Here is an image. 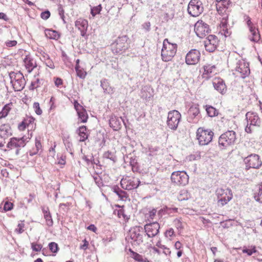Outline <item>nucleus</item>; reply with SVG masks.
<instances>
[{"mask_svg":"<svg viewBox=\"0 0 262 262\" xmlns=\"http://www.w3.org/2000/svg\"><path fill=\"white\" fill-rule=\"evenodd\" d=\"M216 1L218 2L219 3H221L223 6V7L221 6L220 4L216 6L217 11L219 13H222L225 9H227L230 4L229 0H220V1Z\"/></svg>","mask_w":262,"mask_h":262,"instance_id":"28","label":"nucleus"},{"mask_svg":"<svg viewBox=\"0 0 262 262\" xmlns=\"http://www.w3.org/2000/svg\"><path fill=\"white\" fill-rule=\"evenodd\" d=\"M221 32L222 34H224L226 37L229 36L231 34V32L228 30L227 28L222 29Z\"/></svg>","mask_w":262,"mask_h":262,"instance_id":"57","label":"nucleus"},{"mask_svg":"<svg viewBox=\"0 0 262 262\" xmlns=\"http://www.w3.org/2000/svg\"><path fill=\"white\" fill-rule=\"evenodd\" d=\"M257 252L255 246H250L248 248L244 247L243 249L244 253H247L248 255L250 256Z\"/></svg>","mask_w":262,"mask_h":262,"instance_id":"40","label":"nucleus"},{"mask_svg":"<svg viewBox=\"0 0 262 262\" xmlns=\"http://www.w3.org/2000/svg\"><path fill=\"white\" fill-rule=\"evenodd\" d=\"M142 26V28L146 32H149L150 30V23L149 21L144 23Z\"/></svg>","mask_w":262,"mask_h":262,"instance_id":"58","label":"nucleus"},{"mask_svg":"<svg viewBox=\"0 0 262 262\" xmlns=\"http://www.w3.org/2000/svg\"><path fill=\"white\" fill-rule=\"evenodd\" d=\"M24 223H23V222H21L20 223H18L17 228L15 230V231L18 234H20L24 232Z\"/></svg>","mask_w":262,"mask_h":262,"instance_id":"49","label":"nucleus"},{"mask_svg":"<svg viewBox=\"0 0 262 262\" xmlns=\"http://www.w3.org/2000/svg\"><path fill=\"white\" fill-rule=\"evenodd\" d=\"M134 258L136 261H138L139 262H146V261H148L146 258L144 257L142 255H140V254H139L138 253H134Z\"/></svg>","mask_w":262,"mask_h":262,"instance_id":"43","label":"nucleus"},{"mask_svg":"<svg viewBox=\"0 0 262 262\" xmlns=\"http://www.w3.org/2000/svg\"><path fill=\"white\" fill-rule=\"evenodd\" d=\"M152 249L154 252L157 254L158 255L162 256V257L163 256V254L162 253V250H161L160 248H157L154 247Z\"/></svg>","mask_w":262,"mask_h":262,"instance_id":"60","label":"nucleus"},{"mask_svg":"<svg viewBox=\"0 0 262 262\" xmlns=\"http://www.w3.org/2000/svg\"><path fill=\"white\" fill-rule=\"evenodd\" d=\"M121 119L116 116H112L110 120V125L114 130L119 129L121 125Z\"/></svg>","mask_w":262,"mask_h":262,"instance_id":"23","label":"nucleus"},{"mask_svg":"<svg viewBox=\"0 0 262 262\" xmlns=\"http://www.w3.org/2000/svg\"><path fill=\"white\" fill-rule=\"evenodd\" d=\"M77 114L78 115L79 119H80L81 122L85 123L87 121L88 116L85 109H83L82 110L78 112Z\"/></svg>","mask_w":262,"mask_h":262,"instance_id":"38","label":"nucleus"},{"mask_svg":"<svg viewBox=\"0 0 262 262\" xmlns=\"http://www.w3.org/2000/svg\"><path fill=\"white\" fill-rule=\"evenodd\" d=\"M17 41L16 40H9L6 42V45L8 47H12L16 46Z\"/></svg>","mask_w":262,"mask_h":262,"instance_id":"62","label":"nucleus"},{"mask_svg":"<svg viewBox=\"0 0 262 262\" xmlns=\"http://www.w3.org/2000/svg\"><path fill=\"white\" fill-rule=\"evenodd\" d=\"M35 149H33L32 150L29 151V155L31 156H33L36 154H37L39 150L41 148V145L40 142L39 140H35Z\"/></svg>","mask_w":262,"mask_h":262,"instance_id":"39","label":"nucleus"},{"mask_svg":"<svg viewBox=\"0 0 262 262\" xmlns=\"http://www.w3.org/2000/svg\"><path fill=\"white\" fill-rule=\"evenodd\" d=\"M42 246L41 244H38L35 243H31V248L33 251L35 252H39L42 249Z\"/></svg>","mask_w":262,"mask_h":262,"instance_id":"50","label":"nucleus"},{"mask_svg":"<svg viewBox=\"0 0 262 262\" xmlns=\"http://www.w3.org/2000/svg\"><path fill=\"white\" fill-rule=\"evenodd\" d=\"M128 37L124 35L120 36L111 45V49L114 54H121L129 47Z\"/></svg>","mask_w":262,"mask_h":262,"instance_id":"1","label":"nucleus"},{"mask_svg":"<svg viewBox=\"0 0 262 262\" xmlns=\"http://www.w3.org/2000/svg\"><path fill=\"white\" fill-rule=\"evenodd\" d=\"M236 133L233 130H228L221 135L219 144L224 148L233 145L236 141Z\"/></svg>","mask_w":262,"mask_h":262,"instance_id":"7","label":"nucleus"},{"mask_svg":"<svg viewBox=\"0 0 262 262\" xmlns=\"http://www.w3.org/2000/svg\"><path fill=\"white\" fill-rule=\"evenodd\" d=\"M77 133L80 137L79 141L84 142L88 138L89 134L85 126H80L77 130Z\"/></svg>","mask_w":262,"mask_h":262,"instance_id":"24","label":"nucleus"},{"mask_svg":"<svg viewBox=\"0 0 262 262\" xmlns=\"http://www.w3.org/2000/svg\"><path fill=\"white\" fill-rule=\"evenodd\" d=\"M93 179L96 184L99 187H100L102 186V181L101 179L98 175H96L93 176Z\"/></svg>","mask_w":262,"mask_h":262,"instance_id":"52","label":"nucleus"},{"mask_svg":"<svg viewBox=\"0 0 262 262\" xmlns=\"http://www.w3.org/2000/svg\"><path fill=\"white\" fill-rule=\"evenodd\" d=\"M246 118L247 122L245 127V132L247 133H251L253 127L259 126L260 124V120L256 113L249 112L246 114Z\"/></svg>","mask_w":262,"mask_h":262,"instance_id":"8","label":"nucleus"},{"mask_svg":"<svg viewBox=\"0 0 262 262\" xmlns=\"http://www.w3.org/2000/svg\"><path fill=\"white\" fill-rule=\"evenodd\" d=\"M177 45L172 43L166 38L163 42V47L161 51L162 59L164 61H170L176 55L177 51Z\"/></svg>","mask_w":262,"mask_h":262,"instance_id":"2","label":"nucleus"},{"mask_svg":"<svg viewBox=\"0 0 262 262\" xmlns=\"http://www.w3.org/2000/svg\"><path fill=\"white\" fill-rule=\"evenodd\" d=\"M114 192L119 196V198L121 200H125L128 197V195L126 192L120 189L118 187H115L114 188Z\"/></svg>","mask_w":262,"mask_h":262,"instance_id":"32","label":"nucleus"},{"mask_svg":"<svg viewBox=\"0 0 262 262\" xmlns=\"http://www.w3.org/2000/svg\"><path fill=\"white\" fill-rule=\"evenodd\" d=\"M77 76L81 79H84L87 74L85 70L82 67H75Z\"/></svg>","mask_w":262,"mask_h":262,"instance_id":"37","label":"nucleus"},{"mask_svg":"<svg viewBox=\"0 0 262 262\" xmlns=\"http://www.w3.org/2000/svg\"><path fill=\"white\" fill-rule=\"evenodd\" d=\"M11 83L15 91H20L26 85V81L23 74L20 72H11L9 74Z\"/></svg>","mask_w":262,"mask_h":262,"instance_id":"5","label":"nucleus"},{"mask_svg":"<svg viewBox=\"0 0 262 262\" xmlns=\"http://www.w3.org/2000/svg\"><path fill=\"white\" fill-rule=\"evenodd\" d=\"M200 111L198 106H191L188 112L187 120L188 122L196 123L199 120Z\"/></svg>","mask_w":262,"mask_h":262,"instance_id":"19","label":"nucleus"},{"mask_svg":"<svg viewBox=\"0 0 262 262\" xmlns=\"http://www.w3.org/2000/svg\"><path fill=\"white\" fill-rule=\"evenodd\" d=\"M236 71L241 74V76L245 78L250 74L249 67H236Z\"/></svg>","mask_w":262,"mask_h":262,"instance_id":"31","label":"nucleus"},{"mask_svg":"<svg viewBox=\"0 0 262 262\" xmlns=\"http://www.w3.org/2000/svg\"><path fill=\"white\" fill-rule=\"evenodd\" d=\"M158 217H160V215H157ZM149 218L151 220L154 219L157 220V210L155 209H152L149 212Z\"/></svg>","mask_w":262,"mask_h":262,"instance_id":"48","label":"nucleus"},{"mask_svg":"<svg viewBox=\"0 0 262 262\" xmlns=\"http://www.w3.org/2000/svg\"><path fill=\"white\" fill-rule=\"evenodd\" d=\"M190 198V194L186 189L181 190L178 196V199L180 201L188 200Z\"/></svg>","mask_w":262,"mask_h":262,"instance_id":"34","label":"nucleus"},{"mask_svg":"<svg viewBox=\"0 0 262 262\" xmlns=\"http://www.w3.org/2000/svg\"><path fill=\"white\" fill-rule=\"evenodd\" d=\"M171 180L176 185L185 186L188 183L189 177L184 171H177L171 173Z\"/></svg>","mask_w":262,"mask_h":262,"instance_id":"10","label":"nucleus"},{"mask_svg":"<svg viewBox=\"0 0 262 262\" xmlns=\"http://www.w3.org/2000/svg\"><path fill=\"white\" fill-rule=\"evenodd\" d=\"M215 68V67H203V78L205 79H208L210 77H211L213 69H214Z\"/></svg>","mask_w":262,"mask_h":262,"instance_id":"30","label":"nucleus"},{"mask_svg":"<svg viewBox=\"0 0 262 262\" xmlns=\"http://www.w3.org/2000/svg\"><path fill=\"white\" fill-rule=\"evenodd\" d=\"M254 198L256 201L262 203V183L258 186V190L255 193Z\"/></svg>","mask_w":262,"mask_h":262,"instance_id":"36","label":"nucleus"},{"mask_svg":"<svg viewBox=\"0 0 262 262\" xmlns=\"http://www.w3.org/2000/svg\"><path fill=\"white\" fill-rule=\"evenodd\" d=\"M42 211L43 213V217L46 221V224L49 227H51L53 224V221L52 219L51 213L48 207H42Z\"/></svg>","mask_w":262,"mask_h":262,"instance_id":"25","label":"nucleus"},{"mask_svg":"<svg viewBox=\"0 0 262 262\" xmlns=\"http://www.w3.org/2000/svg\"><path fill=\"white\" fill-rule=\"evenodd\" d=\"M101 86L103 89L104 92L107 94H112L113 93V89L110 86L107 80L105 79L101 80Z\"/></svg>","mask_w":262,"mask_h":262,"instance_id":"29","label":"nucleus"},{"mask_svg":"<svg viewBox=\"0 0 262 262\" xmlns=\"http://www.w3.org/2000/svg\"><path fill=\"white\" fill-rule=\"evenodd\" d=\"M181 119V114L177 110L169 112L167 116V125L171 129L176 130Z\"/></svg>","mask_w":262,"mask_h":262,"instance_id":"9","label":"nucleus"},{"mask_svg":"<svg viewBox=\"0 0 262 262\" xmlns=\"http://www.w3.org/2000/svg\"><path fill=\"white\" fill-rule=\"evenodd\" d=\"M75 27L80 31L82 37L86 36V32L88 28V22L86 19L79 18L75 23Z\"/></svg>","mask_w":262,"mask_h":262,"instance_id":"20","label":"nucleus"},{"mask_svg":"<svg viewBox=\"0 0 262 262\" xmlns=\"http://www.w3.org/2000/svg\"><path fill=\"white\" fill-rule=\"evenodd\" d=\"M10 110V107L8 105H5L2 111L0 112V119L6 117L8 115Z\"/></svg>","mask_w":262,"mask_h":262,"instance_id":"42","label":"nucleus"},{"mask_svg":"<svg viewBox=\"0 0 262 262\" xmlns=\"http://www.w3.org/2000/svg\"><path fill=\"white\" fill-rule=\"evenodd\" d=\"M43 83L44 81L42 79L35 78L34 80L31 82V85L29 86V90L31 91H33L35 89L37 90V89L43 84Z\"/></svg>","mask_w":262,"mask_h":262,"instance_id":"27","label":"nucleus"},{"mask_svg":"<svg viewBox=\"0 0 262 262\" xmlns=\"http://www.w3.org/2000/svg\"><path fill=\"white\" fill-rule=\"evenodd\" d=\"M215 193L217 196V205L221 207L227 204L233 197L232 191L229 189L217 188Z\"/></svg>","mask_w":262,"mask_h":262,"instance_id":"6","label":"nucleus"},{"mask_svg":"<svg viewBox=\"0 0 262 262\" xmlns=\"http://www.w3.org/2000/svg\"><path fill=\"white\" fill-rule=\"evenodd\" d=\"M214 133L211 130L199 127L196 131V136L201 145H208L212 140Z\"/></svg>","mask_w":262,"mask_h":262,"instance_id":"4","label":"nucleus"},{"mask_svg":"<svg viewBox=\"0 0 262 262\" xmlns=\"http://www.w3.org/2000/svg\"><path fill=\"white\" fill-rule=\"evenodd\" d=\"M200 57V52L195 49L190 50L186 55L185 61L187 64L194 65L199 61Z\"/></svg>","mask_w":262,"mask_h":262,"instance_id":"17","label":"nucleus"},{"mask_svg":"<svg viewBox=\"0 0 262 262\" xmlns=\"http://www.w3.org/2000/svg\"><path fill=\"white\" fill-rule=\"evenodd\" d=\"M130 243L134 246H139L143 242V237L145 236L143 229L141 226H135L129 231Z\"/></svg>","mask_w":262,"mask_h":262,"instance_id":"3","label":"nucleus"},{"mask_svg":"<svg viewBox=\"0 0 262 262\" xmlns=\"http://www.w3.org/2000/svg\"><path fill=\"white\" fill-rule=\"evenodd\" d=\"M194 31L200 38H204L210 31L209 26L202 20H198L194 25Z\"/></svg>","mask_w":262,"mask_h":262,"instance_id":"13","label":"nucleus"},{"mask_svg":"<svg viewBox=\"0 0 262 262\" xmlns=\"http://www.w3.org/2000/svg\"><path fill=\"white\" fill-rule=\"evenodd\" d=\"M62 84V80L61 79L59 78H56L55 80V84L57 86H59V85Z\"/></svg>","mask_w":262,"mask_h":262,"instance_id":"64","label":"nucleus"},{"mask_svg":"<svg viewBox=\"0 0 262 262\" xmlns=\"http://www.w3.org/2000/svg\"><path fill=\"white\" fill-rule=\"evenodd\" d=\"M161 249L162 250V253L163 254V256H162L163 258H166L167 256L169 255L171 253L170 249L165 246H161Z\"/></svg>","mask_w":262,"mask_h":262,"instance_id":"47","label":"nucleus"},{"mask_svg":"<svg viewBox=\"0 0 262 262\" xmlns=\"http://www.w3.org/2000/svg\"><path fill=\"white\" fill-rule=\"evenodd\" d=\"M219 43V39L214 35H209L204 41L205 49L209 52H213L216 49Z\"/></svg>","mask_w":262,"mask_h":262,"instance_id":"15","label":"nucleus"},{"mask_svg":"<svg viewBox=\"0 0 262 262\" xmlns=\"http://www.w3.org/2000/svg\"><path fill=\"white\" fill-rule=\"evenodd\" d=\"M114 213L115 214H117L118 217L119 218L122 217L123 219H125L126 217V215H125L124 214V210L122 208L118 210H115Z\"/></svg>","mask_w":262,"mask_h":262,"instance_id":"51","label":"nucleus"},{"mask_svg":"<svg viewBox=\"0 0 262 262\" xmlns=\"http://www.w3.org/2000/svg\"><path fill=\"white\" fill-rule=\"evenodd\" d=\"M206 111L208 116L213 117L218 115V111L212 106L206 105Z\"/></svg>","mask_w":262,"mask_h":262,"instance_id":"35","label":"nucleus"},{"mask_svg":"<svg viewBox=\"0 0 262 262\" xmlns=\"http://www.w3.org/2000/svg\"><path fill=\"white\" fill-rule=\"evenodd\" d=\"M27 142V138L25 137L21 138H12L8 143L7 147L11 149L15 148L24 147Z\"/></svg>","mask_w":262,"mask_h":262,"instance_id":"18","label":"nucleus"},{"mask_svg":"<svg viewBox=\"0 0 262 262\" xmlns=\"http://www.w3.org/2000/svg\"><path fill=\"white\" fill-rule=\"evenodd\" d=\"M45 33L46 36L51 39L57 40L60 37V34L58 32L52 29H45Z\"/></svg>","mask_w":262,"mask_h":262,"instance_id":"26","label":"nucleus"},{"mask_svg":"<svg viewBox=\"0 0 262 262\" xmlns=\"http://www.w3.org/2000/svg\"><path fill=\"white\" fill-rule=\"evenodd\" d=\"M24 62L25 63V66H33V63L31 61L30 58L28 56H26L25 58Z\"/></svg>","mask_w":262,"mask_h":262,"instance_id":"63","label":"nucleus"},{"mask_svg":"<svg viewBox=\"0 0 262 262\" xmlns=\"http://www.w3.org/2000/svg\"><path fill=\"white\" fill-rule=\"evenodd\" d=\"M214 88L220 93L224 94L227 91V87L224 81L220 78H215L213 80Z\"/></svg>","mask_w":262,"mask_h":262,"instance_id":"21","label":"nucleus"},{"mask_svg":"<svg viewBox=\"0 0 262 262\" xmlns=\"http://www.w3.org/2000/svg\"><path fill=\"white\" fill-rule=\"evenodd\" d=\"M102 10V6L101 4L91 8V13L93 16H96L97 14H99Z\"/></svg>","mask_w":262,"mask_h":262,"instance_id":"41","label":"nucleus"},{"mask_svg":"<svg viewBox=\"0 0 262 262\" xmlns=\"http://www.w3.org/2000/svg\"><path fill=\"white\" fill-rule=\"evenodd\" d=\"M74 105L75 110L77 111V113L84 109L82 106L79 104L77 101H74Z\"/></svg>","mask_w":262,"mask_h":262,"instance_id":"59","label":"nucleus"},{"mask_svg":"<svg viewBox=\"0 0 262 262\" xmlns=\"http://www.w3.org/2000/svg\"><path fill=\"white\" fill-rule=\"evenodd\" d=\"M174 230L172 228H170L168 229H167L165 232V236L167 238H170L172 237V235H174Z\"/></svg>","mask_w":262,"mask_h":262,"instance_id":"55","label":"nucleus"},{"mask_svg":"<svg viewBox=\"0 0 262 262\" xmlns=\"http://www.w3.org/2000/svg\"><path fill=\"white\" fill-rule=\"evenodd\" d=\"M246 169L259 168L262 162L259 160V156L256 154H251L244 159Z\"/></svg>","mask_w":262,"mask_h":262,"instance_id":"14","label":"nucleus"},{"mask_svg":"<svg viewBox=\"0 0 262 262\" xmlns=\"http://www.w3.org/2000/svg\"><path fill=\"white\" fill-rule=\"evenodd\" d=\"M140 183L138 178L126 177L121 179L120 184L123 189L130 190L137 188Z\"/></svg>","mask_w":262,"mask_h":262,"instance_id":"12","label":"nucleus"},{"mask_svg":"<svg viewBox=\"0 0 262 262\" xmlns=\"http://www.w3.org/2000/svg\"><path fill=\"white\" fill-rule=\"evenodd\" d=\"M51 13L49 10H46L40 14V17L44 20L48 19L50 16Z\"/></svg>","mask_w":262,"mask_h":262,"instance_id":"53","label":"nucleus"},{"mask_svg":"<svg viewBox=\"0 0 262 262\" xmlns=\"http://www.w3.org/2000/svg\"><path fill=\"white\" fill-rule=\"evenodd\" d=\"M12 135L11 129L10 125L4 124L0 126V137L6 139Z\"/></svg>","mask_w":262,"mask_h":262,"instance_id":"22","label":"nucleus"},{"mask_svg":"<svg viewBox=\"0 0 262 262\" xmlns=\"http://www.w3.org/2000/svg\"><path fill=\"white\" fill-rule=\"evenodd\" d=\"M103 157L115 161V157H114L112 153L109 151H106L104 153Z\"/></svg>","mask_w":262,"mask_h":262,"instance_id":"54","label":"nucleus"},{"mask_svg":"<svg viewBox=\"0 0 262 262\" xmlns=\"http://www.w3.org/2000/svg\"><path fill=\"white\" fill-rule=\"evenodd\" d=\"M33 107L37 115H40L42 114V111L40 107L39 104L38 102H34L33 103Z\"/></svg>","mask_w":262,"mask_h":262,"instance_id":"46","label":"nucleus"},{"mask_svg":"<svg viewBox=\"0 0 262 262\" xmlns=\"http://www.w3.org/2000/svg\"><path fill=\"white\" fill-rule=\"evenodd\" d=\"M249 30L252 35V37L250 38V40L254 42H257L260 38V34L258 30L254 27L251 28V29Z\"/></svg>","mask_w":262,"mask_h":262,"instance_id":"33","label":"nucleus"},{"mask_svg":"<svg viewBox=\"0 0 262 262\" xmlns=\"http://www.w3.org/2000/svg\"><path fill=\"white\" fill-rule=\"evenodd\" d=\"M174 224H175V225L176 226V227L177 228V229H182L183 228V227L182 226V224L181 223V222L178 220V219H176L174 221Z\"/></svg>","mask_w":262,"mask_h":262,"instance_id":"61","label":"nucleus"},{"mask_svg":"<svg viewBox=\"0 0 262 262\" xmlns=\"http://www.w3.org/2000/svg\"><path fill=\"white\" fill-rule=\"evenodd\" d=\"M62 56L63 60L66 66H70V64H73V62L72 61V59L70 58L63 51L62 52Z\"/></svg>","mask_w":262,"mask_h":262,"instance_id":"44","label":"nucleus"},{"mask_svg":"<svg viewBox=\"0 0 262 262\" xmlns=\"http://www.w3.org/2000/svg\"><path fill=\"white\" fill-rule=\"evenodd\" d=\"M204 10L201 1L200 0H191L188 4V13L193 17H197L200 15Z\"/></svg>","mask_w":262,"mask_h":262,"instance_id":"11","label":"nucleus"},{"mask_svg":"<svg viewBox=\"0 0 262 262\" xmlns=\"http://www.w3.org/2000/svg\"><path fill=\"white\" fill-rule=\"evenodd\" d=\"M50 250L53 253H56L58 250V246L57 243L51 242L49 244Z\"/></svg>","mask_w":262,"mask_h":262,"instance_id":"45","label":"nucleus"},{"mask_svg":"<svg viewBox=\"0 0 262 262\" xmlns=\"http://www.w3.org/2000/svg\"><path fill=\"white\" fill-rule=\"evenodd\" d=\"M13 208V204L10 202H5L4 206V209L5 211H9L11 210Z\"/></svg>","mask_w":262,"mask_h":262,"instance_id":"56","label":"nucleus"},{"mask_svg":"<svg viewBox=\"0 0 262 262\" xmlns=\"http://www.w3.org/2000/svg\"><path fill=\"white\" fill-rule=\"evenodd\" d=\"M160 225L156 221L146 224L144 226V230L149 237H153L156 236L159 232Z\"/></svg>","mask_w":262,"mask_h":262,"instance_id":"16","label":"nucleus"}]
</instances>
